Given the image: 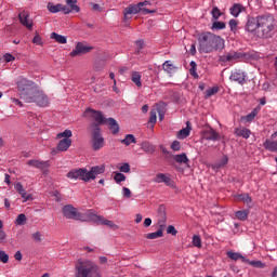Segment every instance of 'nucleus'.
Returning <instances> with one entry per match:
<instances>
[{"instance_id":"f257e3e1","label":"nucleus","mask_w":277,"mask_h":277,"mask_svg":"<svg viewBox=\"0 0 277 277\" xmlns=\"http://www.w3.org/2000/svg\"><path fill=\"white\" fill-rule=\"evenodd\" d=\"M17 88L19 92V98L25 103H34L36 96H38L40 90L36 88V84L31 80L21 78L17 81Z\"/></svg>"},{"instance_id":"f03ea898","label":"nucleus","mask_w":277,"mask_h":277,"mask_svg":"<svg viewBox=\"0 0 277 277\" xmlns=\"http://www.w3.org/2000/svg\"><path fill=\"white\" fill-rule=\"evenodd\" d=\"M76 277H101L98 266L92 261H78L76 264Z\"/></svg>"},{"instance_id":"7ed1b4c3","label":"nucleus","mask_w":277,"mask_h":277,"mask_svg":"<svg viewBox=\"0 0 277 277\" xmlns=\"http://www.w3.org/2000/svg\"><path fill=\"white\" fill-rule=\"evenodd\" d=\"M258 29L261 32V38H272L274 31V17L264 15L258 17Z\"/></svg>"},{"instance_id":"20e7f679","label":"nucleus","mask_w":277,"mask_h":277,"mask_svg":"<svg viewBox=\"0 0 277 277\" xmlns=\"http://www.w3.org/2000/svg\"><path fill=\"white\" fill-rule=\"evenodd\" d=\"M90 129H92V146L93 150H101L105 146V138L101 134V126L98 123H91Z\"/></svg>"},{"instance_id":"39448f33","label":"nucleus","mask_w":277,"mask_h":277,"mask_svg":"<svg viewBox=\"0 0 277 277\" xmlns=\"http://www.w3.org/2000/svg\"><path fill=\"white\" fill-rule=\"evenodd\" d=\"M63 214L67 220H79L80 222H89L88 219V212L85 214H82L81 212H78L75 207L71 205H67L63 208Z\"/></svg>"},{"instance_id":"423d86ee","label":"nucleus","mask_w":277,"mask_h":277,"mask_svg":"<svg viewBox=\"0 0 277 277\" xmlns=\"http://www.w3.org/2000/svg\"><path fill=\"white\" fill-rule=\"evenodd\" d=\"M89 222H95V224H101L102 226H108V228H118L114 221L107 220L104 216L94 213V210L87 211Z\"/></svg>"},{"instance_id":"0eeeda50","label":"nucleus","mask_w":277,"mask_h":277,"mask_svg":"<svg viewBox=\"0 0 277 277\" xmlns=\"http://www.w3.org/2000/svg\"><path fill=\"white\" fill-rule=\"evenodd\" d=\"M67 179H70L71 181L79 180L88 183V169H71L67 173Z\"/></svg>"},{"instance_id":"6e6552de","label":"nucleus","mask_w":277,"mask_h":277,"mask_svg":"<svg viewBox=\"0 0 277 277\" xmlns=\"http://www.w3.org/2000/svg\"><path fill=\"white\" fill-rule=\"evenodd\" d=\"M27 166L30 168H37L38 170L43 171V174H49V168L51 167V163L49 161H42L38 159H30L27 160Z\"/></svg>"},{"instance_id":"1a4fd4ad","label":"nucleus","mask_w":277,"mask_h":277,"mask_svg":"<svg viewBox=\"0 0 277 277\" xmlns=\"http://www.w3.org/2000/svg\"><path fill=\"white\" fill-rule=\"evenodd\" d=\"M92 47L78 42L76 48L70 52V57H79L80 55H85L92 51Z\"/></svg>"},{"instance_id":"9d476101","label":"nucleus","mask_w":277,"mask_h":277,"mask_svg":"<svg viewBox=\"0 0 277 277\" xmlns=\"http://www.w3.org/2000/svg\"><path fill=\"white\" fill-rule=\"evenodd\" d=\"M222 49H224V39L210 34V51H222Z\"/></svg>"},{"instance_id":"9b49d317","label":"nucleus","mask_w":277,"mask_h":277,"mask_svg":"<svg viewBox=\"0 0 277 277\" xmlns=\"http://www.w3.org/2000/svg\"><path fill=\"white\" fill-rule=\"evenodd\" d=\"M131 14H142V9H140V4H130L126 9H123V21H130Z\"/></svg>"},{"instance_id":"f8f14e48","label":"nucleus","mask_w":277,"mask_h":277,"mask_svg":"<svg viewBox=\"0 0 277 277\" xmlns=\"http://www.w3.org/2000/svg\"><path fill=\"white\" fill-rule=\"evenodd\" d=\"M199 52L209 53V32H202L198 38Z\"/></svg>"},{"instance_id":"ddd939ff","label":"nucleus","mask_w":277,"mask_h":277,"mask_svg":"<svg viewBox=\"0 0 277 277\" xmlns=\"http://www.w3.org/2000/svg\"><path fill=\"white\" fill-rule=\"evenodd\" d=\"M105 173V164L92 167L90 171L87 170L88 182L94 181L98 174Z\"/></svg>"},{"instance_id":"4468645a","label":"nucleus","mask_w":277,"mask_h":277,"mask_svg":"<svg viewBox=\"0 0 277 277\" xmlns=\"http://www.w3.org/2000/svg\"><path fill=\"white\" fill-rule=\"evenodd\" d=\"M48 10L52 14H57V12H63L64 14H70V9L67 5H64L62 3L58 4H53V3H48Z\"/></svg>"},{"instance_id":"2eb2a0df","label":"nucleus","mask_w":277,"mask_h":277,"mask_svg":"<svg viewBox=\"0 0 277 277\" xmlns=\"http://www.w3.org/2000/svg\"><path fill=\"white\" fill-rule=\"evenodd\" d=\"M259 29V17H248V21L245 25V30L249 34H254Z\"/></svg>"},{"instance_id":"dca6fc26","label":"nucleus","mask_w":277,"mask_h":277,"mask_svg":"<svg viewBox=\"0 0 277 277\" xmlns=\"http://www.w3.org/2000/svg\"><path fill=\"white\" fill-rule=\"evenodd\" d=\"M19 22L24 27L27 29H32L34 27V21L29 18V12L23 11L18 14Z\"/></svg>"},{"instance_id":"f3484780","label":"nucleus","mask_w":277,"mask_h":277,"mask_svg":"<svg viewBox=\"0 0 277 277\" xmlns=\"http://www.w3.org/2000/svg\"><path fill=\"white\" fill-rule=\"evenodd\" d=\"M32 103H36L38 107H48L49 97L42 91H39V93H37L36 97L34 98Z\"/></svg>"},{"instance_id":"a211bd4d","label":"nucleus","mask_w":277,"mask_h":277,"mask_svg":"<svg viewBox=\"0 0 277 277\" xmlns=\"http://www.w3.org/2000/svg\"><path fill=\"white\" fill-rule=\"evenodd\" d=\"M159 217H158V226L160 230H166L167 222H168V216H166V210L160 207L158 210Z\"/></svg>"},{"instance_id":"6ab92c4d","label":"nucleus","mask_w":277,"mask_h":277,"mask_svg":"<svg viewBox=\"0 0 277 277\" xmlns=\"http://www.w3.org/2000/svg\"><path fill=\"white\" fill-rule=\"evenodd\" d=\"M242 57L241 53L232 51L225 55L220 56V62H235V60H240Z\"/></svg>"},{"instance_id":"aec40b11","label":"nucleus","mask_w":277,"mask_h":277,"mask_svg":"<svg viewBox=\"0 0 277 277\" xmlns=\"http://www.w3.org/2000/svg\"><path fill=\"white\" fill-rule=\"evenodd\" d=\"M229 79L232 81H236L237 83H240L241 85H243V83H246V74L241 70H236L232 72Z\"/></svg>"},{"instance_id":"412c9836","label":"nucleus","mask_w":277,"mask_h":277,"mask_svg":"<svg viewBox=\"0 0 277 277\" xmlns=\"http://www.w3.org/2000/svg\"><path fill=\"white\" fill-rule=\"evenodd\" d=\"M234 134H236L237 137H243V140H248L250 135H252V131L248 128L239 127L235 128Z\"/></svg>"},{"instance_id":"4be33fe9","label":"nucleus","mask_w":277,"mask_h":277,"mask_svg":"<svg viewBox=\"0 0 277 277\" xmlns=\"http://www.w3.org/2000/svg\"><path fill=\"white\" fill-rule=\"evenodd\" d=\"M106 124H108V129L110 133H113V135L120 133V126L118 124V121H116V119L108 118L106 120Z\"/></svg>"},{"instance_id":"5701e85b","label":"nucleus","mask_w":277,"mask_h":277,"mask_svg":"<svg viewBox=\"0 0 277 277\" xmlns=\"http://www.w3.org/2000/svg\"><path fill=\"white\" fill-rule=\"evenodd\" d=\"M154 183H164L168 187H172V179L163 173H158L154 179Z\"/></svg>"},{"instance_id":"b1692460","label":"nucleus","mask_w":277,"mask_h":277,"mask_svg":"<svg viewBox=\"0 0 277 277\" xmlns=\"http://www.w3.org/2000/svg\"><path fill=\"white\" fill-rule=\"evenodd\" d=\"M87 114H91L92 118L95 120V122H98V124H103L105 122V118L103 117V114L101 111L87 108Z\"/></svg>"},{"instance_id":"393cba45","label":"nucleus","mask_w":277,"mask_h":277,"mask_svg":"<svg viewBox=\"0 0 277 277\" xmlns=\"http://www.w3.org/2000/svg\"><path fill=\"white\" fill-rule=\"evenodd\" d=\"M189 133H192V123L187 121L186 128L177 132V140H185L186 137H189Z\"/></svg>"},{"instance_id":"a878e982","label":"nucleus","mask_w":277,"mask_h":277,"mask_svg":"<svg viewBox=\"0 0 277 277\" xmlns=\"http://www.w3.org/2000/svg\"><path fill=\"white\" fill-rule=\"evenodd\" d=\"M229 12H230L232 16H235V18H237V16H239V14H241V12H246V6H243V4H241V3H235L229 9Z\"/></svg>"},{"instance_id":"bb28decb","label":"nucleus","mask_w":277,"mask_h":277,"mask_svg":"<svg viewBox=\"0 0 277 277\" xmlns=\"http://www.w3.org/2000/svg\"><path fill=\"white\" fill-rule=\"evenodd\" d=\"M71 144H72V140L63 138L57 144V150H61V153H64L70 148Z\"/></svg>"},{"instance_id":"cd10ccee","label":"nucleus","mask_w":277,"mask_h":277,"mask_svg":"<svg viewBox=\"0 0 277 277\" xmlns=\"http://www.w3.org/2000/svg\"><path fill=\"white\" fill-rule=\"evenodd\" d=\"M227 256L232 261H239V259L242 261V263H250V260H248L246 256L241 255L239 252H233V251H227Z\"/></svg>"},{"instance_id":"c85d7f7f","label":"nucleus","mask_w":277,"mask_h":277,"mask_svg":"<svg viewBox=\"0 0 277 277\" xmlns=\"http://www.w3.org/2000/svg\"><path fill=\"white\" fill-rule=\"evenodd\" d=\"M137 4H138V8L141 9V14H143L144 16H146V14H155V12H157L156 10L146 9V5H150V1L148 0L138 2Z\"/></svg>"},{"instance_id":"c756f323","label":"nucleus","mask_w":277,"mask_h":277,"mask_svg":"<svg viewBox=\"0 0 277 277\" xmlns=\"http://www.w3.org/2000/svg\"><path fill=\"white\" fill-rule=\"evenodd\" d=\"M141 148L142 150H144V153H147L148 155H153V153H155L157 147H155V145L150 144L148 141H145L141 144Z\"/></svg>"},{"instance_id":"7c9ffc66","label":"nucleus","mask_w":277,"mask_h":277,"mask_svg":"<svg viewBox=\"0 0 277 277\" xmlns=\"http://www.w3.org/2000/svg\"><path fill=\"white\" fill-rule=\"evenodd\" d=\"M131 81L132 83H135L136 88H142V74L138 71H132Z\"/></svg>"},{"instance_id":"2f4dec72","label":"nucleus","mask_w":277,"mask_h":277,"mask_svg":"<svg viewBox=\"0 0 277 277\" xmlns=\"http://www.w3.org/2000/svg\"><path fill=\"white\" fill-rule=\"evenodd\" d=\"M16 192L21 195V197L24 199V202H27L29 200V195L27 194V190L23 187V184L17 183L15 185Z\"/></svg>"},{"instance_id":"473e14b6","label":"nucleus","mask_w":277,"mask_h":277,"mask_svg":"<svg viewBox=\"0 0 277 277\" xmlns=\"http://www.w3.org/2000/svg\"><path fill=\"white\" fill-rule=\"evenodd\" d=\"M263 146L266 150H269L271 153H277V142L276 141L266 140L263 143Z\"/></svg>"},{"instance_id":"72a5a7b5","label":"nucleus","mask_w":277,"mask_h":277,"mask_svg":"<svg viewBox=\"0 0 277 277\" xmlns=\"http://www.w3.org/2000/svg\"><path fill=\"white\" fill-rule=\"evenodd\" d=\"M124 146H131V144H137V140L133 134H127L123 140L120 141Z\"/></svg>"},{"instance_id":"f704fd0d","label":"nucleus","mask_w":277,"mask_h":277,"mask_svg":"<svg viewBox=\"0 0 277 277\" xmlns=\"http://www.w3.org/2000/svg\"><path fill=\"white\" fill-rule=\"evenodd\" d=\"M50 38L52 40H55V42H57L58 44H66V42H68L65 36L57 35V32H52Z\"/></svg>"},{"instance_id":"c9c22d12","label":"nucleus","mask_w":277,"mask_h":277,"mask_svg":"<svg viewBox=\"0 0 277 277\" xmlns=\"http://www.w3.org/2000/svg\"><path fill=\"white\" fill-rule=\"evenodd\" d=\"M173 159L174 161H176V163H185V164L189 163V158H187V154L185 153L173 156Z\"/></svg>"},{"instance_id":"e433bc0d","label":"nucleus","mask_w":277,"mask_h":277,"mask_svg":"<svg viewBox=\"0 0 277 277\" xmlns=\"http://www.w3.org/2000/svg\"><path fill=\"white\" fill-rule=\"evenodd\" d=\"M66 4L69 6V11L70 12H81V8H79V5H77V0H65Z\"/></svg>"},{"instance_id":"4c0bfd02","label":"nucleus","mask_w":277,"mask_h":277,"mask_svg":"<svg viewBox=\"0 0 277 277\" xmlns=\"http://www.w3.org/2000/svg\"><path fill=\"white\" fill-rule=\"evenodd\" d=\"M250 214L249 210H240L235 213V216L237 220H240L241 222H246L248 220V215Z\"/></svg>"},{"instance_id":"58836bf2","label":"nucleus","mask_w":277,"mask_h":277,"mask_svg":"<svg viewBox=\"0 0 277 277\" xmlns=\"http://www.w3.org/2000/svg\"><path fill=\"white\" fill-rule=\"evenodd\" d=\"M211 29H212V31H220L222 29H226V23L217 22V19H216L212 23Z\"/></svg>"},{"instance_id":"ea45409f","label":"nucleus","mask_w":277,"mask_h":277,"mask_svg":"<svg viewBox=\"0 0 277 277\" xmlns=\"http://www.w3.org/2000/svg\"><path fill=\"white\" fill-rule=\"evenodd\" d=\"M162 68L164 72H168L169 75H172V71L176 68L174 64H172V61H166L162 65Z\"/></svg>"},{"instance_id":"a19ab883","label":"nucleus","mask_w":277,"mask_h":277,"mask_svg":"<svg viewBox=\"0 0 277 277\" xmlns=\"http://www.w3.org/2000/svg\"><path fill=\"white\" fill-rule=\"evenodd\" d=\"M163 237V230L162 229H158L157 232L154 233H149L145 235L146 239H159Z\"/></svg>"},{"instance_id":"79ce46f5","label":"nucleus","mask_w":277,"mask_h":277,"mask_svg":"<svg viewBox=\"0 0 277 277\" xmlns=\"http://www.w3.org/2000/svg\"><path fill=\"white\" fill-rule=\"evenodd\" d=\"M209 140L219 142V140H222V135H220V133H217L213 128H209Z\"/></svg>"},{"instance_id":"37998d69","label":"nucleus","mask_w":277,"mask_h":277,"mask_svg":"<svg viewBox=\"0 0 277 277\" xmlns=\"http://www.w3.org/2000/svg\"><path fill=\"white\" fill-rule=\"evenodd\" d=\"M256 116H259V108H254L249 115L242 117V120L245 119L247 122H252Z\"/></svg>"},{"instance_id":"c03bdc74","label":"nucleus","mask_w":277,"mask_h":277,"mask_svg":"<svg viewBox=\"0 0 277 277\" xmlns=\"http://www.w3.org/2000/svg\"><path fill=\"white\" fill-rule=\"evenodd\" d=\"M15 224H17V226H25V224H27V215L23 213L18 214Z\"/></svg>"},{"instance_id":"a18cd8bd","label":"nucleus","mask_w":277,"mask_h":277,"mask_svg":"<svg viewBox=\"0 0 277 277\" xmlns=\"http://www.w3.org/2000/svg\"><path fill=\"white\" fill-rule=\"evenodd\" d=\"M239 200L245 202V205H251L252 203V197L248 194H241L238 196Z\"/></svg>"},{"instance_id":"49530a36","label":"nucleus","mask_w":277,"mask_h":277,"mask_svg":"<svg viewBox=\"0 0 277 277\" xmlns=\"http://www.w3.org/2000/svg\"><path fill=\"white\" fill-rule=\"evenodd\" d=\"M211 14L212 21H219L220 16H222V11H220L217 6H214L211 11Z\"/></svg>"},{"instance_id":"de8ad7c7","label":"nucleus","mask_w":277,"mask_h":277,"mask_svg":"<svg viewBox=\"0 0 277 277\" xmlns=\"http://www.w3.org/2000/svg\"><path fill=\"white\" fill-rule=\"evenodd\" d=\"M58 140H62V137H65V140H70L72 137V131L65 130L64 132H61L57 134Z\"/></svg>"},{"instance_id":"09e8293b","label":"nucleus","mask_w":277,"mask_h":277,"mask_svg":"<svg viewBox=\"0 0 277 277\" xmlns=\"http://www.w3.org/2000/svg\"><path fill=\"white\" fill-rule=\"evenodd\" d=\"M114 181L116 183H122V182L127 181V175L122 174V173H115Z\"/></svg>"},{"instance_id":"8fccbe9b","label":"nucleus","mask_w":277,"mask_h":277,"mask_svg":"<svg viewBox=\"0 0 277 277\" xmlns=\"http://www.w3.org/2000/svg\"><path fill=\"white\" fill-rule=\"evenodd\" d=\"M43 237L44 236L40 232H36V233L31 234V239H34V241H36V243H40L42 241Z\"/></svg>"},{"instance_id":"3c124183","label":"nucleus","mask_w":277,"mask_h":277,"mask_svg":"<svg viewBox=\"0 0 277 277\" xmlns=\"http://www.w3.org/2000/svg\"><path fill=\"white\" fill-rule=\"evenodd\" d=\"M148 122L150 124H155L157 122V111L156 110H154V109L150 110Z\"/></svg>"},{"instance_id":"603ef678","label":"nucleus","mask_w":277,"mask_h":277,"mask_svg":"<svg viewBox=\"0 0 277 277\" xmlns=\"http://www.w3.org/2000/svg\"><path fill=\"white\" fill-rule=\"evenodd\" d=\"M246 263H248L249 265H252V267H258L260 269H263V267H265V264H263V262L261 261H249Z\"/></svg>"},{"instance_id":"864d4df0","label":"nucleus","mask_w":277,"mask_h":277,"mask_svg":"<svg viewBox=\"0 0 277 277\" xmlns=\"http://www.w3.org/2000/svg\"><path fill=\"white\" fill-rule=\"evenodd\" d=\"M9 261H10V255H8V253H5V251L0 250V262L9 263Z\"/></svg>"},{"instance_id":"5fc2aeb1","label":"nucleus","mask_w":277,"mask_h":277,"mask_svg":"<svg viewBox=\"0 0 277 277\" xmlns=\"http://www.w3.org/2000/svg\"><path fill=\"white\" fill-rule=\"evenodd\" d=\"M193 245L195 248H201L202 247V240L200 239V236H194L193 237Z\"/></svg>"},{"instance_id":"6e6d98bb","label":"nucleus","mask_w":277,"mask_h":277,"mask_svg":"<svg viewBox=\"0 0 277 277\" xmlns=\"http://www.w3.org/2000/svg\"><path fill=\"white\" fill-rule=\"evenodd\" d=\"M237 25H239V22H237V19H230L229 21V29L234 34L237 31Z\"/></svg>"},{"instance_id":"4d7b16f0","label":"nucleus","mask_w":277,"mask_h":277,"mask_svg":"<svg viewBox=\"0 0 277 277\" xmlns=\"http://www.w3.org/2000/svg\"><path fill=\"white\" fill-rule=\"evenodd\" d=\"M120 172H124L126 174H129V172H131V164H129L128 162L123 163L120 168H119Z\"/></svg>"},{"instance_id":"13d9d810","label":"nucleus","mask_w":277,"mask_h":277,"mask_svg":"<svg viewBox=\"0 0 277 277\" xmlns=\"http://www.w3.org/2000/svg\"><path fill=\"white\" fill-rule=\"evenodd\" d=\"M190 75L193 77H198V74H196V62L192 61L190 62V70H189Z\"/></svg>"},{"instance_id":"bf43d9fd","label":"nucleus","mask_w":277,"mask_h":277,"mask_svg":"<svg viewBox=\"0 0 277 277\" xmlns=\"http://www.w3.org/2000/svg\"><path fill=\"white\" fill-rule=\"evenodd\" d=\"M171 149H172V150H175V151L181 150V142L174 141V142L171 144Z\"/></svg>"},{"instance_id":"052dcab7","label":"nucleus","mask_w":277,"mask_h":277,"mask_svg":"<svg viewBox=\"0 0 277 277\" xmlns=\"http://www.w3.org/2000/svg\"><path fill=\"white\" fill-rule=\"evenodd\" d=\"M34 44H38L39 47H42V37L40 35H36L32 39Z\"/></svg>"},{"instance_id":"680f3d73","label":"nucleus","mask_w":277,"mask_h":277,"mask_svg":"<svg viewBox=\"0 0 277 277\" xmlns=\"http://www.w3.org/2000/svg\"><path fill=\"white\" fill-rule=\"evenodd\" d=\"M167 233H168V235H176V228L174 227V225H169L168 227H167Z\"/></svg>"},{"instance_id":"e2e57ef3","label":"nucleus","mask_w":277,"mask_h":277,"mask_svg":"<svg viewBox=\"0 0 277 277\" xmlns=\"http://www.w3.org/2000/svg\"><path fill=\"white\" fill-rule=\"evenodd\" d=\"M217 92H220V87H217V85L212 87V88L209 90V96H213L214 94H217Z\"/></svg>"},{"instance_id":"0e129e2a","label":"nucleus","mask_w":277,"mask_h":277,"mask_svg":"<svg viewBox=\"0 0 277 277\" xmlns=\"http://www.w3.org/2000/svg\"><path fill=\"white\" fill-rule=\"evenodd\" d=\"M122 195H123V198H131V189L123 187Z\"/></svg>"},{"instance_id":"69168bd1","label":"nucleus","mask_w":277,"mask_h":277,"mask_svg":"<svg viewBox=\"0 0 277 277\" xmlns=\"http://www.w3.org/2000/svg\"><path fill=\"white\" fill-rule=\"evenodd\" d=\"M226 163H228V157H224L220 163L216 164V168H224V166H226Z\"/></svg>"},{"instance_id":"338daca9","label":"nucleus","mask_w":277,"mask_h":277,"mask_svg":"<svg viewBox=\"0 0 277 277\" xmlns=\"http://www.w3.org/2000/svg\"><path fill=\"white\" fill-rule=\"evenodd\" d=\"M5 62H14L16 58L12 54L4 55Z\"/></svg>"},{"instance_id":"774afa93","label":"nucleus","mask_w":277,"mask_h":277,"mask_svg":"<svg viewBox=\"0 0 277 277\" xmlns=\"http://www.w3.org/2000/svg\"><path fill=\"white\" fill-rule=\"evenodd\" d=\"M14 259H15V261H23V253H21V251H17L14 254Z\"/></svg>"}]
</instances>
